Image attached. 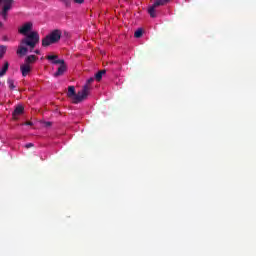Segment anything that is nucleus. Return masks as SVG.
Listing matches in <instances>:
<instances>
[{
	"instance_id": "obj_1",
	"label": "nucleus",
	"mask_w": 256,
	"mask_h": 256,
	"mask_svg": "<svg viewBox=\"0 0 256 256\" xmlns=\"http://www.w3.org/2000/svg\"><path fill=\"white\" fill-rule=\"evenodd\" d=\"M89 87L87 85H84L82 90L78 91V93L75 91V86H69L68 87V97L69 99H72V103L77 105L78 103H81L89 97Z\"/></svg>"
},
{
	"instance_id": "obj_2",
	"label": "nucleus",
	"mask_w": 256,
	"mask_h": 256,
	"mask_svg": "<svg viewBox=\"0 0 256 256\" xmlns=\"http://www.w3.org/2000/svg\"><path fill=\"white\" fill-rule=\"evenodd\" d=\"M46 59L48 61H52L53 65H60L57 71L54 73V77H61L65 75V72L67 71V64H65L64 59H59L58 55H48L46 56Z\"/></svg>"
},
{
	"instance_id": "obj_3",
	"label": "nucleus",
	"mask_w": 256,
	"mask_h": 256,
	"mask_svg": "<svg viewBox=\"0 0 256 256\" xmlns=\"http://www.w3.org/2000/svg\"><path fill=\"white\" fill-rule=\"evenodd\" d=\"M62 35L63 32L59 29L51 31L42 39V47H49V45H55V43H59V41H61Z\"/></svg>"
},
{
	"instance_id": "obj_4",
	"label": "nucleus",
	"mask_w": 256,
	"mask_h": 256,
	"mask_svg": "<svg viewBox=\"0 0 256 256\" xmlns=\"http://www.w3.org/2000/svg\"><path fill=\"white\" fill-rule=\"evenodd\" d=\"M40 39L41 37L39 36V32L32 31L21 40V45H26L27 47H30V51H33L35 47L39 45Z\"/></svg>"
},
{
	"instance_id": "obj_5",
	"label": "nucleus",
	"mask_w": 256,
	"mask_h": 256,
	"mask_svg": "<svg viewBox=\"0 0 256 256\" xmlns=\"http://www.w3.org/2000/svg\"><path fill=\"white\" fill-rule=\"evenodd\" d=\"M13 3V0H0V7L2 5V11L0 12V15L4 21H7V15L13 7Z\"/></svg>"
},
{
	"instance_id": "obj_6",
	"label": "nucleus",
	"mask_w": 256,
	"mask_h": 256,
	"mask_svg": "<svg viewBox=\"0 0 256 256\" xmlns=\"http://www.w3.org/2000/svg\"><path fill=\"white\" fill-rule=\"evenodd\" d=\"M31 29H33V24L27 22L19 29V33H21V35H27V32L31 31Z\"/></svg>"
},
{
	"instance_id": "obj_7",
	"label": "nucleus",
	"mask_w": 256,
	"mask_h": 256,
	"mask_svg": "<svg viewBox=\"0 0 256 256\" xmlns=\"http://www.w3.org/2000/svg\"><path fill=\"white\" fill-rule=\"evenodd\" d=\"M20 71H21L22 77H27V75L31 73V65H28V64L20 65Z\"/></svg>"
},
{
	"instance_id": "obj_8",
	"label": "nucleus",
	"mask_w": 256,
	"mask_h": 256,
	"mask_svg": "<svg viewBox=\"0 0 256 256\" xmlns=\"http://www.w3.org/2000/svg\"><path fill=\"white\" fill-rule=\"evenodd\" d=\"M37 59H39L37 56L35 55H29L25 58L24 60V64L25 65H33V63H35L37 61Z\"/></svg>"
},
{
	"instance_id": "obj_9",
	"label": "nucleus",
	"mask_w": 256,
	"mask_h": 256,
	"mask_svg": "<svg viewBox=\"0 0 256 256\" xmlns=\"http://www.w3.org/2000/svg\"><path fill=\"white\" fill-rule=\"evenodd\" d=\"M23 111H25V108L22 105L17 106L12 113L14 119H17L19 115H23Z\"/></svg>"
},
{
	"instance_id": "obj_10",
	"label": "nucleus",
	"mask_w": 256,
	"mask_h": 256,
	"mask_svg": "<svg viewBox=\"0 0 256 256\" xmlns=\"http://www.w3.org/2000/svg\"><path fill=\"white\" fill-rule=\"evenodd\" d=\"M29 48L25 46H18V49L16 51L17 55H20V57L25 56L26 53H28Z\"/></svg>"
},
{
	"instance_id": "obj_11",
	"label": "nucleus",
	"mask_w": 256,
	"mask_h": 256,
	"mask_svg": "<svg viewBox=\"0 0 256 256\" xmlns=\"http://www.w3.org/2000/svg\"><path fill=\"white\" fill-rule=\"evenodd\" d=\"M158 6H155V4L153 6H150L148 8V13L150 15V17H152V19H155V17H157V13L155 12V9H157Z\"/></svg>"
},
{
	"instance_id": "obj_12",
	"label": "nucleus",
	"mask_w": 256,
	"mask_h": 256,
	"mask_svg": "<svg viewBox=\"0 0 256 256\" xmlns=\"http://www.w3.org/2000/svg\"><path fill=\"white\" fill-rule=\"evenodd\" d=\"M7 71H9V62L5 61L2 69H0V77H3Z\"/></svg>"
},
{
	"instance_id": "obj_13",
	"label": "nucleus",
	"mask_w": 256,
	"mask_h": 256,
	"mask_svg": "<svg viewBox=\"0 0 256 256\" xmlns=\"http://www.w3.org/2000/svg\"><path fill=\"white\" fill-rule=\"evenodd\" d=\"M107 73V70H100L95 74L96 81H101L103 79V75Z\"/></svg>"
},
{
	"instance_id": "obj_14",
	"label": "nucleus",
	"mask_w": 256,
	"mask_h": 256,
	"mask_svg": "<svg viewBox=\"0 0 256 256\" xmlns=\"http://www.w3.org/2000/svg\"><path fill=\"white\" fill-rule=\"evenodd\" d=\"M7 85H8V87H9V89H10L11 91L15 90V88L17 87V86H15V80H13V79H11V78H9V79L7 80Z\"/></svg>"
},
{
	"instance_id": "obj_15",
	"label": "nucleus",
	"mask_w": 256,
	"mask_h": 256,
	"mask_svg": "<svg viewBox=\"0 0 256 256\" xmlns=\"http://www.w3.org/2000/svg\"><path fill=\"white\" fill-rule=\"evenodd\" d=\"M5 53H7V46L0 45V59L5 57Z\"/></svg>"
},
{
	"instance_id": "obj_16",
	"label": "nucleus",
	"mask_w": 256,
	"mask_h": 256,
	"mask_svg": "<svg viewBox=\"0 0 256 256\" xmlns=\"http://www.w3.org/2000/svg\"><path fill=\"white\" fill-rule=\"evenodd\" d=\"M134 37L136 39H140V37H143V30L142 29H138L135 33H134Z\"/></svg>"
},
{
	"instance_id": "obj_17",
	"label": "nucleus",
	"mask_w": 256,
	"mask_h": 256,
	"mask_svg": "<svg viewBox=\"0 0 256 256\" xmlns=\"http://www.w3.org/2000/svg\"><path fill=\"white\" fill-rule=\"evenodd\" d=\"M167 2H164V0H156L154 2V7H161L162 5H166Z\"/></svg>"
},
{
	"instance_id": "obj_18",
	"label": "nucleus",
	"mask_w": 256,
	"mask_h": 256,
	"mask_svg": "<svg viewBox=\"0 0 256 256\" xmlns=\"http://www.w3.org/2000/svg\"><path fill=\"white\" fill-rule=\"evenodd\" d=\"M93 81H95V78H89L85 84L89 87V93H91V83H93Z\"/></svg>"
},
{
	"instance_id": "obj_19",
	"label": "nucleus",
	"mask_w": 256,
	"mask_h": 256,
	"mask_svg": "<svg viewBox=\"0 0 256 256\" xmlns=\"http://www.w3.org/2000/svg\"><path fill=\"white\" fill-rule=\"evenodd\" d=\"M65 7H71V0H63Z\"/></svg>"
},
{
	"instance_id": "obj_20",
	"label": "nucleus",
	"mask_w": 256,
	"mask_h": 256,
	"mask_svg": "<svg viewBox=\"0 0 256 256\" xmlns=\"http://www.w3.org/2000/svg\"><path fill=\"white\" fill-rule=\"evenodd\" d=\"M74 3H78V5H83L85 3V0H73Z\"/></svg>"
},
{
	"instance_id": "obj_21",
	"label": "nucleus",
	"mask_w": 256,
	"mask_h": 256,
	"mask_svg": "<svg viewBox=\"0 0 256 256\" xmlns=\"http://www.w3.org/2000/svg\"><path fill=\"white\" fill-rule=\"evenodd\" d=\"M31 147H33V143L26 144V149H31Z\"/></svg>"
},
{
	"instance_id": "obj_22",
	"label": "nucleus",
	"mask_w": 256,
	"mask_h": 256,
	"mask_svg": "<svg viewBox=\"0 0 256 256\" xmlns=\"http://www.w3.org/2000/svg\"><path fill=\"white\" fill-rule=\"evenodd\" d=\"M2 40L3 41H9V38L7 36H3Z\"/></svg>"
},
{
	"instance_id": "obj_23",
	"label": "nucleus",
	"mask_w": 256,
	"mask_h": 256,
	"mask_svg": "<svg viewBox=\"0 0 256 256\" xmlns=\"http://www.w3.org/2000/svg\"><path fill=\"white\" fill-rule=\"evenodd\" d=\"M34 53H36V55H41V51L39 50H35Z\"/></svg>"
},
{
	"instance_id": "obj_24",
	"label": "nucleus",
	"mask_w": 256,
	"mask_h": 256,
	"mask_svg": "<svg viewBox=\"0 0 256 256\" xmlns=\"http://www.w3.org/2000/svg\"><path fill=\"white\" fill-rule=\"evenodd\" d=\"M46 127H51V122H46Z\"/></svg>"
},
{
	"instance_id": "obj_25",
	"label": "nucleus",
	"mask_w": 256,
	"mask_h": 256,
	"mask_svg": "<svg viewBox=\"0 0 256 256\" xmlns=\"http://www.w3.org/2000/svg\"><path fill=\"white\" fill-rule=\"evenodd\" d=\"M25 125H33V122H26Z\"/></svg>"
},
{
	"instance_id": "obj_26",
	"label": "nucleus",
	"mask_w": 256,
	"mask_h": 256,
	"mask_svg": "<svg viewBox=\"0 0 256 256\" xmlns=\"http://www.w3.org/2000/svg\"><path fill=\"white\" fill-rule=\"evenodd\" d=\"M170 0H164V2L169 3Z\"/></svg>"
},
{
	"instance_id": "obj_27",
	"label": "nucleus",
	"mask_w": 256,
	"mask_h": 256,
	"mask_svg": "<svg viewBox=\"0 0 256 256\" xmlns=\"http://www.w3.org/2000/svg\"><path fill=\"white\" fill-rule=\"evenodd\" d=\"M1 25H3V23L0 22V27H1Z\"/></svg>"
}]
</instances>
